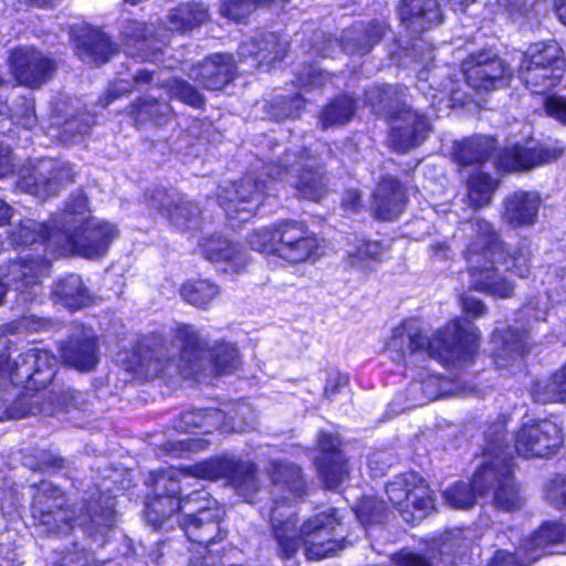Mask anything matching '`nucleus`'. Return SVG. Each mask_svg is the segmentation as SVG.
<instances>
[{"label": "nucleus", "mask_w": 566, "mask_h": 566, "mask_svg": "<svg viewBox=\"0 0 566 566\" xmlns=\"http://www.w3.org/2000/svg\"><path fill=\"white\" fill-rule=\"evenodd\" d=\"M117 361L126 370L146 378L199 379L203 375L232 373L239 366V355L229 343L207 348L206 339L192 326L180 325L172 343L143 340L132 355L119 354Z\"/></svg>", "instance_id": "nucleus-1"}, {"label": "nucleus", "mask_w": 566, "mask_h": 566, "mask_svg": "<svg viewBox=\"0 0 566 566\" xmlns=\"http://www.w3.org/2000/svg\"><path fill=\"white\" fill-rule=\"evenodd\" d=\"M273 505L262 512L271 522L280 552L293 556L300 546L310 559L328 557L342 548L335 535L339 524L337 510L328 509L308 518L296 528L292 503L303 495L304 481L300 469L291 463L272 462L270 469Z\"/></svg>", "instance_id": "nucleus-2"}, {"label": "nucleus", "mask_w": 566, "mask_h": 566, "mask_svg": "<svg viewBox=\"0 0 566 566\" xmlns=\"http://www.w3.org/2000/svg\"><path fill=\"white\" fill-rule=\"evenodd\" d=\"M462 231L465 238L464 258L474 289L493 296L510 297L513 285L497 273L495 263L502 264L505 271L525 277L531 266L528 247H506L493 226L482 219L464 223Z\"/></svg>", "instance_id": "nucleus-3"}, {"label": "nucleus", "mask_w": 566, "mask_h": 566, "mask_svg": "<svg viewBox=\"0 0 566 566\" xmlns=\"http://www.w3.org/2000/svg\"><path fill=\"white\" fill-rule=\"evenodd\" d=\"M479 339L478 328L460 319L451 321L431 337L423 333L417 321L408 319L392 329L386 349L395 359L422 353L447 366L462 367L473 359Z\"/></svg>", "instance_id": "nucleus-4"}, {"label": "nucleus", "mask_w": 566, "mask_h": 566, "mask_svg": "<svg viewBox=\"0 0 566 566\" xmlns=\"http://www.w3.org/2000/svg\"><path fill=\"white\" fill-rule=\"evenodd\" d=\"M238 470V463L228 458L210 459L193 467L163 471L157 474L156 490L158 494L146 504V518L155 527H161L165 520L174 513L187 509L189 504L205 500L202 492H195L180 500L179 475L186 478L197 476L203 480L216 481L229 476Z\"/></svg>", "instance_id": "nucleus-5"}, {"label": "nucleus", "mask_w": 566, "mask_h": 566, "mask_svg": "<svg viewBox=\"0 0 566 566\" xmlns=\"http://www.w3.org/2000/svg\"><path fill=\"white\" fill-rule=\"evenodd\" d=\"M61 234L57 237L60 254H78L84 258L104 255L118 235L115 224L92 218L86 198L77 193L60 213Z\"/></svg>", "instance_id": "nucleus-6"}, {"label": "nucleus", "mask_w": 566, "mask_h": 566, "mask_svg": "<svg viewBox=\"0 0 566 566\" xmlns=\"http://www.w3.org/2000/svg\"><path fill=\"white\" fill-rule=\"evenodd\" d=\"M504 424L495 426L494 431L486 436L484 449L485 461L473 475V485L479 493L485 494L490 488L494 489V505L502 511L510 512L522 507L524 499L512 475V458L504 451Z\"/></svg>", "instance_id": "nucleus-7"}, {"label": "nucleus", "mask_w": 566, "mask_h": 566, "mask_svg": "<svg viewBox=\"0 0 566 566\" xmlns=\"http://www.w3.org/2000/svg\"><path fill=\"white\" fill-rule=\"evenodd\" d=\"M253 250L273 254L291 264L314 262L323 254L319 239L304 223L283 220L248 237Z\"/></svg>", "instance_id": "nucleus-8"}, {"label": "nucleus", "mask_w": 566, "mask_h": 566, "mask_svg": "<svg viewBox=\"0 0 566 566\" xmlns=\"http://www.w3.org/2000/svg\"><path fill=\"white\" fill-rule=\"evenodd\" d=\"M266 169L271 178L284 179L310 200L318 201L327 192V182L316 158L303 148L287 149L277 164H271Z\"/></svg>", "instance_id": "nucleus-9"}, {"label": "nucleus", "mask_w": 566, "mask_h": 566, "mask_svg": "<svg viewBox=\"0 0 566 566\" xmlns=\"http://www.w3.org/2000/svg\"><path fill=\"white\" fill-rule=\"evenodd\" d=\"M563 72L562 49L555 41L532 44L524 53L520 69L522 81L534 93L556 86Z\"/></svg>", "instance_id": "nucleus-10"}, {"label": "nucleus", "mask_w": 566, "mask_h": 566, "mask_svg": "<svg viewBox=\"0 0 566 566\" xmlns=\"http://www.w3.org/2000/svg\"><path fill=\"white\" fill-rule=\"evenodd\" d=\"M55 366L56 358L49 350L33 347L14 358L0 355V378L8 376L14 385L40 389L52 381Z\"/></svg>", "instance_id": "nucleus-11"}, {"label": "nucleus", "mask_w": 566, "mask_h": 566, "mask_svg": "<svg viewBox=\"0 0 566 566\" xmlns=\"http://www.w3.org/2000/svg\"><path fill=\"white\" fill-rule=\"evenodd\" d=\"M386 493L406 522L421 521L433 509L429 486L415 472L396 476L387 484Z\"/></svg>", "instance_id": "nucleus-12"}, {"label": "nucleus", "mask_w": 566, "mask_h": 566, "mask_svg": "<svg viewBox=\"0 0 566 566\" xmlns=\"http://www.w3.org/2000/svg\"><path fill=\"white\" fill-rule=\"evenodd\" d=\"M50 270V263L36 255L25 254L0 269V304L8 287L19 292L22 302H31L35 293L28 291L38 286Z\"/></svg>", "instance_id": "nucleus-13"}, {"label": "nucleus", "mask_w": 566, "mask_h": 566, "mask_svg": "<svg viewBox=\"0 0 566 566\" xmlns=\"http://www.w3.org/2000/svg\"><path fill=\"white\" fill-rule=\"evenodd\" d=\"M62 492L50 482H42L33 494L31 514L33 523L48 533H64L73 527L69 510L64 509Z\"/></svg>", "instance_id": "nucleus-14"}, {"label": "nucleus", "mask_w": 566, "mask_h": 566, "mask_svg": "<svg viewBox=\"0 0 566 566\" xmlns=\"http://www.w3.org/2000/svg\"><path fill=\"white\" fill-rule=\"evenodd\" d=\"M562 442L559 427L548 419H528L515 434V450L525 458L548 457L562 446Z\"/></svg>", "instance_id": "nucleus-15"}, {"label": "nucleus", "mask_w": 566, "mask_h": 566, "mask_svg": "<svg viewBox=\"0 0 566 566\" xmlns=\"http://www.w3.org/2000/svg\"><path fill=\"white\" fill-rule=\"evenodd\" d=\"M72 180L73 170L67 163L48 158L39 160L31 170L21 175L18 187L24 192L45 199Z\"/></svg>", "instance_id": "nucleus-16"}, {"label": "nucleus", "mask_w": 566, "mask_h": 566, "mask_svg": "<svg viewBox=\"0 0 566 566\" xmlns=\"http://www.w3.org/2000/svg\"><path fill=\"white\" fill-rule=\"evenodd\" d=\"M265 185L262 187L250 176H245L240 185L224 187L218 193L220 206L230 219L249 220L261 203Z\"/></svg>", "instance_id": "nucleus-17"}, {"label": "nucleus", "mask_w": 566, "mask_h": 566, "mask_svg": "<svg viewBox=\"0 0 566 566\" xmlns=\"http://www.w3.org/2000/svg\"><path fill=\"white\" fill-rule=\"evenodd\" d=\"M468 84L474 90L491 91L507 84L511 69L499 57L486 53L472 55L463 63Z\"/></svg>", "instance_id": "nucleus-18"}, {"label": "nucleus", "mask_w": 566, "mask_h": 566, "mask_svg": "<svg viewBox=\"0 0 566 566\" xmlns=\"http://www.w3.org/2000/svg\"><path fill=\"white\" fill-rule=\"evenodd\" d=\"M11 69L15 80L29 87H39L48 82L55 63L34 48H19L11 53Z\"/></svg>", "instance_id": "nucleus-19"}, {"label": "nucleus", "mask_w": 566, "mask_h": 566, "mask_svg": "<svg viewBox=\"0 0 566 566\" xmlns=\"http://www.w3.org/2000/svg\"><path fill=\"white\" fill-rule=\"evenodd\" d=\"M391 118L396 123L389 135V145L399 153H406L421 145L430 130L427 117L408 106L402 107Z\"/></svg>", "instance_id": "nucleus-20"}, {"label": "nucleus", "mask_w": 566, "mask_h": 566, "mask_svg": "<svg viewBox=\"0 0 566 566\" xmlns=\"http://www.w3.org/2000/svg\"><path fill=\"white\" fill-rule=\"evenodd\" d=\"M64 361L77 370L88 371L98 363L97 338L94 332L76 325L67 343L61 348Z\"/></svg>", "instance_id": "nucleus-21"}, {"label": "nucleus", "mask_w": 566, "mask_h": 566, "mask_svg": "<svg viewBox=\"0 0 566 566\" xmlns=\"http://www.w3.org/2000/svg\"><path fill=\"white\" fill-rule=\"evenodd\" d=\"M322 457L317 460L318 472L328 489L339 486L347 476L346 461L338 450L339 439L331 433L322 432L318 437Z\"/></svg>", "instance_id": "nucleus-22"}, {"label": "nucleus", "mask_w": 566, "mask_h": 566, "mask_svg": "<svg viewBox=\"0 0 566 566\" xmlns=\"http://www.w3.org/2000/svg\"><path fill=\"white\" fill-rule=\"evenodd\" d=\"M223 514V510L218 506L200 507L197 516L187 514L182 522L187 537L206 547L210 546L218 537H222L219 524Z\"/></svg>", "instance_id": "nucleus-23"}, {"label": "nucleus", "mask_w": 566, "mask_h": 566, "mask_svg": "<svg viewBox=\"0 0 566 566\" xmlns=\"http://www.w3.org/2000/svg\"><path fill=\"white\" fill-rule=\"evenodd\" d=\"M53 228L44 223H39L31 219L22 220L20 223L13 226L10 231H6L9 234V240L12 247L21 248L31 244L48 242L49 247H52L60 253V245H57V237L61 234L60 216L54 217L52 220Z\"/></svg>", "instance_id": "nucleus-24"}, {"label": "nucleus", "mask_w": 566, "mask_h": 566, "mask_svg": "<svg viewBox=\"0 0 566 566\" xmlns=\"http://www.w3.org/2000/svg\"><path fill=\"white\" fill-rule=\"evenodd\" d=\"M399 15L406 29L420 33L442 22L441 7L437 0H402Z\"/></svg>", "instance_id": "nucleus-25"}, {"label": "nucleus", "mask_w": 566, "mask_h": 566, "mask_svg": "<svg viewBox=\"0 0 566 566\" xmlns=\"http://www.w3.org/2000/svg\"><path fill=\"white\" fill-rule=\"evenodd\" d=\"M234 61L230 54H214L190 70L189 76L207 90H221L234 74Z\"/></svg>", "instance_id": "nucleus-26"}, {"label": "nucleus", "mask_w": 566, "mask_h": 566, "mask_svg": "<svg viewBox=\"0 0 566 566\" xmlns=\"http://www.w3.org/2000/svg\"><path fill=\"white\" fill-rule=\"evenodd\" d=\"M155 209L161 210L169 221L179 230L193 229L199 223V208L185 198L174 200L166 192L158 190L151 196Z\"/></svg>", "instance_id": "nucleus-27"}, {"label": "nucleus", "mask_w": 566, "mask_h": 566, "mask_svg": "<svg viewBox=\"0 0 566 566\" xmlns=\"http://www.w3.org/2000/svg\"><path fill=\"white\" fill-rule=\"evenodd\" d=\"M406 206V193L401 184L392 177L384 178L374 192L373 211L377 219H397Z\"/></svg>", "instance_id": "nucleus-28"}, {"label": "nucleus", "mask_w": 566, "mask_h": 566, "mask_svg": "<svg viewBox=\"0 0 566 566\" xmlns=\"http://www.w3.org/2000/svg\"><path fill=\"white\" fill-rule=\"evenodd\" d=\"M200 250L210 262L224 263L226 272H239L247 264V256L242 248L220 235L203 239Z\"/></svg>", "instance_id": "nucleus-29"}, {"label": "nucleus", "mask_w": 566, "mask_h": 566, "mask_svg": "<svg viewBox=\"0 0 566 566\" xmlns=\"http://www.w3.org/2000/svg\"><path fill=\"white\" fill-rule=\"evenodd\" d=\"M287 46V42L281 41L275 33H264L243 42L238 54L240 59L253 57L255 66L273 64L285 56Z\"/></svg>", "instance_id": "nucleus-30"}, {"label": "nucleus", "mask_w": 566, "mask_h": 566, "mask_svg": "<svg viewBox=\"0 0 566 566\" xmlns=\"http://www.w3.org/2000/svg\"><path fill=\"white\" fill-rule=\"evenodd\" d=\"M566 538V525L560 522L544 523L532 536L524 539L517 548L520 555L528 557V562H535L549 549L564 542Z\"/></svg>", "instance_id": "nucleus-31"}, {"label": "nucleus", "mask_w": 566, "mask_h": 566, "mask_svg": "<svg viewBox=\"0 0 566 566\" xmlns=\"http://www.w3.org/2000/svg\"><path fill=\"white\" fill-rule=\"evenodd\" d=\"M71 38L76 42L81 57L87 62L103 64L115 51L107 36L85 25L72 28Z\"/></svg>", "instance_id": "nucleus-32"}, {"label": "nucleus", "mask_w": 566, "mask_h": 566, "mask_svg": "<svg viewBox=\"0 0 566 566\" xmlns=\"http://www.w3.org/2000/svg\"><path fill=\"white\" fill-rule=\"evenodd\" d=\"M541 203L536 192L516 191L506 198L503 218L514 228L532 226L536 221Z\"/></svg>", "instance_id": "nucleus-33"}, {"label": "nucleus", "mask_w": 566, "mask_h": 566, "mask_svg": "<svg viewBox=\"0 0 566 566\" xmlns=\"http://www.w3.org/2000/svg\"><path fill=\"white\" fill-rule=\"evenodd\" d=\"M551 159V153L541 146L515 145L500 153L497 166L504 171H517L531 169Z\"/></svg>", "instance_id": "nucleus-34"}, {"label": "nucleus", "mask_w": 566, "mask_h": 566, "mask_svg": "<svg viewBox=\"0 0 566 566\" xmlns=\"http://www.w3.org/2000/svg\"><path fill=\"white\" fill-rule=\"evenodd\" d=\"M527 336L515 329H507L503 334L495 331L492 342L496 346L494 363L497 368H506L514 363H520L523 355L528 352Z\"/></svg>", "instance_id": "nucleus-35"}, {"label": "nucleus", "mask_w": 566, "mask_h": 566, "mask_svg": "<svg viewBox=\"0 0 566 566\" xmlns=\"http://www.w3.org/2000/svg\"><path fill=\"white\" fill-rule=\"evenodd\" d=\"M365 96L371 111L382 116H396V113L407 106L405 91L398 86L376 85L367 90Z\"/></svg>", "instance_id": "nucleus-36"}, {"label": "nucleus", "mask_w": 566, "mask_h": 566, "mask_svg": "<svg viewBox=\"0 0 566 566\" xmlns=\"http://www.w3.org/2000/svg\"><path fill=\"white\" fill-rule=\"evenodd\" d=\"M52 294L56 302L72 311L86 307L91 303V294L77 274L59 280Z\"/></svg>", "instance_id": "nucleus-37"}, {"label": "nucleus", "mask_w": 566, "mask_h": 566, "mask_svg": "<svg viewBox=\"0 0 566 566\" xmlns=\"http://www.w3.org/2000/svg\"><path fill=\"white\" fill-rule=\"evenodd\" d=\"M384 23H370L368 27L355 25L343 36V46L349 53L366 54L385 34Z\"/></svg>", "instance_id": "nucleus-38"}, {"label": "nucleus", "mask_w": 566, "mask_h": 566, "mask_svg": "<svg viewBox=\"0 0 566 566\" xmlns=\"http://www.w3.org/2000/svg\"><path fill=\"white\" fill-rule=\"evenodd\" d=\"M208 19V10L202 3H186L174 9L168 15L171 31L186 32L202 24Z\"/></svg>", "instance_id": "nucleus-39"}, {"label": "nucleus", "mask_w": 566, "mask_h": 566, "mask_svg": "<svg viewBox=\"0 0 566 566\" xmlns=\"http://www.w3.org/2000/svg\"><path fill=\"white\" fill-rule=\"evenodd\" d=\"M223 420L224 415L218 409L191 410L181 415L176 427L186 432L200 429L203 433H209L221 428Z\"/></svg>", "instance_id": "nucleus-40"}, {"label": "nucleus", "mask_w": 566, "mask_h": 566, "mask_svg": "<svg viewBox=\"0 0 566 566\" xmlns=\"http://www.w3.org/2000/svg\"><path fill=\"white\" fill-rule=\"evenodd\" d=\"M532 396L542 403L566 401V365L549 379L536 382Z\"/></svg>", "instance_id": "nucleus-41"}, {"label": "nucleus", "mask_w": 566, "mask_h": 566, "mask_svg": "<svg viewBox=\"0 0 566 566\" xmlns=\"http://www.w3.org/2000/svg\"><path fill=\"white\" fill-rule=\"evenodd\" d=\"M491 149V142L474 137L457 142L453 146V158L461 166L481 163L488 158Z\"/></svg>", "instance_id": "nucleus-42"}, {"label": "nucleus", "mask_w": 566, "mask_h": 566, "mask_svg": "<svg viewBox=\"0 0 566 566\" xmlns=\"http://www.w3.org/2000/svg\"><path fill=\"white\" fill-rule=\"evenodd\" d=\"M462 532L451 531L444 535L433 538L429 548L432 557L439 555L443 563L453 564L457 557H460L467 548L463 538L461 537Z\"/></svg>", "instance_id": "nucleus-43"}, {"label": "nucleus", "mask_w": 566, "mask_h": 566, "mask_svg": "<svg viewBox=\"0 0 566 566\" xmlns=\"http://www.w3.org/2000/svg\"><path fill=\"white\" fill-rule=\"evenodd\" d=\"M355 109V101L352 97L340 96L323 109L321 124L324 128L345 125L353 117Z\"/></svg>", "instance_id": "nucleus-44"}, {"label": "nucleus", "mask_w": 566, "mask_h": 566, "mask_svg": "<svg viewBox=\"0 0 566 566\" xmlns=\"http://www.w3.org/2000/svg\"><path fill=\"white\" fill-rule=\"evenodd\" d=\"M494 190L495 182L488 174L476 171L468 180V199L475 208L489 205Z\"/></svg>", "instance_id": "nucleus-45"}, {"label": "nucleus", "mask_w": 566, "mask_h": 566, "mask_svg": "<svg viewBox=\"0 0 566 566\" xmlns=\"http://www.w3.org/2000/svg\"><path fill=\"white\" fill-rule=\"evenodd\" d=\"M180 294L189 304L197 307H205L219 294V289L209 281L199 280L185 283L180 290Z\"/></svg>", "instance_id": "nucleus-46"}, {"label": "nucleus", "mask_w": 566, "mask_h": 566, "mask_svg": "<svg viewBox=\"0 0 566 566\" xmlns=\"http://www.w3.org/2000/svg\"><path fill=\"white\" fill-rule=\"evenodd\" d=\"M163 38L164 34L155 32L154 30H149V28L139 21H128L123 25L122 36L125 45V50L127 54L135 55L136 52L134 48H137L138 51L143 50V46L148 41L151 35Z\"/></svg>", "instance_id": "nucleus-47"}, {"label": "nucleus", "mask_w": 566, "mask_h": 566, "mask_svg": "<svg viewBox=\"0 0 566 566\" xmlns=\"http://www.w3.org/2000/svg\"><path fill=\"white\" fill-rule=\"evenodd\" d=\"M482 495L483 494L479 493L474 488L473 481L471 482L470 486L464 482H457L443 492L446 503L450 507L457 510L471 509L474 505L478 496Z\"/></svg>", "instance_id": "nucleus-48"}, {"label": "nucleus", "mask_w": 566, "mask_h": 566, "mask_svg": "<svg viewBox=\"0 0 566 566\" xmlns=\"http://www.w3.org/2000/svg\"><path fill=\"white\" fill-rule=\"evenodd\" d=\"M166 90L171 97L178 98L188 105L193 107H201L203 105L202 95L182 80H170L166 85Z\"/></svg>", "instance_id": "nucleus-49"}, {"label": "nucleus", "mask_w": 566, "mask_h": 566, "mask_svg": "<svg viewBox=\"0 0 566 566\" xmlns=\"http://www.w3.org/2000/svg\"><path fill=\"white\" fill-rule=\"evenodd\" d=\"M234 483L238 493L245 501H253L255 493L259 491L255 467L251 463L243 465Z\"/></svg>", "instance_id": "nucleus-50"}, {"label": "nucleus", "mask_w": 566, "mask_h": 566, "mask_svg": "<svg viewBox=\"0 0 566 566\" xmlns=\"http://www.w3.org/2000/svg\"><path fill=\"white\" fill-rule=\"evenodd\" d=\"M169 112L170 107L167 104L154 99H147L132 107V113L140 122L153 119L156 123H161Z\"/></svg>", "instance_id": "nucleus-51"}, {"label": "nucleus", "mask_w": 566, "mask_h": 566, "mask_svg": "<svg viewBox=\"0 0 566 566\" xmlns=\"http://www.w3.org/2000/svg\"><path fill=\"white\" fill-rule=\"evenodd\" d=\"M379 254L380 247L377 242H365L355 253H349L348 263L353 268L364 270L367 268V259L378 260Z\"/></svg>", "instance_id": "nucleus-52"}, {"label": "nucleus", "mask_w": 566, "mask_h": 566, "mask_svg": "<svg viewBox=\"0 0 566 566\" xmlns=\"http://www.w3.org/2000/svg\"><path fill=\"white\" fill-rule=\"evenodd\" d=\"M384 504L375 499L363 500L357 509V517L363 523H378L382 521Z\"/></svg>", "instance_id": "nucleus-53"}, {"label": "nucleus", "mask_w": 566, "mask_h": 566, "mask_svg": "<svg viewBox=\"0 0 566 566\" xmlns=\"http://www.w3.org/2000/svg\"><path fill=\"white\" fill-rule=\"evenodd\" d=\"M545 497L556 506H566V478H554L545 488Z\"/></svg>", "instance_id": "nucleus-54"}, {"label": "nucleus", "mask_w": 566, "mask_h": 566, "mask_svg": "<svg viewBox=\"0 0 566 566\" xmlns=\"http://www.w3.org/2000/svg\"><path fill=\"white\" fill-rule=\"evenodd\" d=\"M544 107L548 116L566 125V97L557 95L547 96Z\"/></svg>", "instance_id": "nucleus-55"}, {"label": "nucleus", "mask_w": 566, "mask_h": 566, "mask_svg": "<svg viewBox=\"0 0 566 566\" xmlns=\"http://www.w3.org/2000/svg\"><path fill=\"white\" fill-rule=\"evenodd\" d=\"M532 562H528V557L509 553L506 551H499L491 559L489 566H528Z\"/></svg>", "instance_id": "nucleus-56"}, {"label": "nucleus", "mask_w": 566, "mask_h": 566, "mask_svg": "<svg viewBox=\"0 0 566 566\" xmlns=\"http://www.w3.org/2000/svg\"><path fill=\"white\" fill-rule=\"evenodd\" d=\"M460 303L463 312L472 315L473 317L482 316L486 311L484 304L473 296L463 295L460 300Z\"/></svg>", "instance_id": "nucleus-57"}, {"label": "nucleus", "mask_w": 566, "mask_h": 566, "mask_svg": "<svg viewBox=\"0 0 566 566\" xmlns=\"http://www.w3.org/2000/svg\"><path fill=\"white\" fill-rule=\"evenodd\" d=\"M397 566H430L422 556L409 552H401L394 557Z\"/></svg>", "instance_id": "nucleus-58"}, {"label": "nucleus", "mask_w": 566, "mask_h": 566, "mask_svg": "<svg viewBox=\"0 0 566 566\" xmlns=\"http://www.w3.org/2000/svg\"><path fill=\"white\" fill-rule=\"evenodd\" d=\"M129 87L130 85L126 80H119L118 82L114 83L102 99L103 106H108L119 95L128 92L130 90Z\"/></svg>", "instance_id": "nucleus-59"}, {"label": "nucleus", "mask_w": 566, "mask_h": 566, "mask_svg": "<svg viewBox=\"0 0 566 566\" xmlns=\"http://www.w3.org/2000/svg\"><path fill=\"white\" fill-rule=\"evenodd\" d=\"M347 385V377L336 374L331 376L327 379L326 386H325V395L331 397L335 395L340 387H344Z\"/></svg>", "instance_id": "nucleus-60"}, {"label": "nucleus", "mask_w": 566, "mask_h": 566, "mask_svg": "<svg viewBox=\"0 0 566 566\" xmlns=\"http://www.w3.org/2000/svg\"><path fill=\"white\" fill-rule=\"evenodd\" d=\"M342 206L347 210L355 211L360 206L359 192L355 189L347 190L342 199Z\"/></svg>", "instance_id": "nucleus-61"}, {"label": "nucleus", "mask_w": 566, "mask_h": 566, "mask_svg": "<svg viewBox=\"0 0 566 566\" xmlns=\"http://www.w3.org/2000/svg\"><path fill=\"white\" fill-rule=\"evenodd\" d=\"M12 171L11 151L8 147H0V178Z\"/></svg>", "instance_id": "nucleus-62"}, {"label": "nucleus", "mask_w": 566, "mask_h": 566, "mask_svg": "<svg viewBox=\"0 0 566 566\" xmlns=\"http://www.w3.org/2000/svg\"><path fill=\"white\" fill-rule=\"evenodd\" d=\"M180 450L197 451L205 448L207 442L202 439H187L178 442Z\"/></svg>", "instance_id": "nucleus-63"}, {"label": "nucleus", "mask_w": 566, "mask_h": 566, "mask_svg": "<svg viewBox=\"0 0 566 566\" xmlns=\"http://www.w3.org/2000/svg\"><path fill=\"white\" fill-rule=\"evenodd\" d=\"M35 117L33 114V108L30 104L27 105L25 113L22 116V118L19 120V123L25 127L31 128L35 124Z\"/></svg>", "instance_id": "nucleus-64"}]
</instances>
